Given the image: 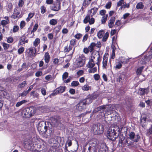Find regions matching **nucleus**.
I'll list each match as a JSON object with an SVG mask.
<instances>
[{"label": "nucleus", "instance_id": "16", "mask_svg": "<svg viewBox=\"0 0 152 152\" xmlns=\"http://www.w3.org/2000/svg\"><path fill=\"white\" fill-rule=\"evenodd\" d=\"M148 92V88H140L138 92V94L140 95H144L147 94Z\"/></svg>", "mask_w": 152, "mask_h": 152}, {"label": "nucleus", "instance_id": "53", "mask_svg": "<svg viewBox=\"0 0 152 152\" xmlns=\"http://www.w3.org/2000/svg\"><path fill=\"white\" fill-rule=\"evenodd\" d=\"M38 27V24L36 23L35 24L33 29L31 31V33L32 34V33L35 32L37 29Z\"/></svg>", "mask_w": 152, "mask_h": 152}, {"label": "nucleus", "instance_id": "12", "mask_svg": "<svg viewBox=\"0 0 152 152\" xmlns=\"http://www.w3.org/2000/svg\"><path fill=\"white\" fill-rule=\"evenodd\" d=\"M28 50L29 51L28 52V54L29 56L31 58L34 57L35 56V53L37 52L36 51V49L34 47H31Z\"/></svg>", "mask_w": 152, "mask_h": 152}, {"label": "nucleus", "instance_id": "47", "mask_svg": "<svg viewBox=\"0 0 152 152\" xmlns=\"http://www.w3.org/2000/svg\"><path fill=\"white\" fill-rule=\"evenodd\" d=\"M41 13L43 14L46 11V7L44 6H41L40 7Z\"/></svg>", "mask_w": 152, "mask_h": 152}, {"label": "nucleus", "instance_id": "45", "mask_svg": "<svg viewBox=\"0 0 152 152\" xmlns=\"http://www.w3.org/2000/svg\"><path fill=\"white\" fill-rule=\"evenodd\" d=\"M147 57V60L149 61L152 58V52L151 51L146 56Z\"/></svg>", "mask_w": 152, "mask_h": 152}, {"label": "nucleus", "instance_id": "41", "mask_svg": "<svg viewBox=\"0 0 152 152\" xmlns=\"http://www.w3.org/2000/svg\"><path fill=\"white\" fill-rule=\"evenodd\" d=\"M6 9L8 11H11L12 9V4L9 3L6 6Z\"/></svg>", "mask_w": 152, "mask_h": 152}, {"label": "nucleus", "instance_id": "60", "mask_svg": "<svg viewBox=\"0 0 152 152\" xmlns=\"http://www.w3.org/2000/svg\"><path fill=\"white\" fill-rule=\"evenodd\" d=\"M82 35L80 33H78L76 34L75 35L74 37L75 38L78 39H79L80 38H81L82 37Z\"/></svg>", "mask_w": 152, "mask_h": 152}, {"label": "nucleus", "instance_id": "15", "mask_svg": "<svg viewBox=\"0 0 152 152\" xmlns=\"http://www.w3.org/2000/svg\"><path fill=\"white\" fill-rule=\"evenodd\" d=\"M86 58L84 57H82L77 63V65L78 67H81L84 66L85 64Z\"/></svg>", "mask_w": 152, "mask_h": 152}, {"label": "nucleus", "instance_id": "62", "mask_svg": "<svg viewBox=\"0 0 152 152\" xmlns=\"http://www.w3.org/2000/svg\"><path fill=\"white\" fill-rule=\"evenodd\" d=\"M91 1L88 0H84L83 3V5L84 6H86L87 5L89 4Z\"/></svg>", "mask_w": 152, "mask_h": 152}, {"label": "nucleus", "instance_id": "52", "mask_svg": "<svg viewBox=\"0 0 152 152\" xmlns=\"http://www.w3.org/2000/svg\"><path fill=\"white\" fill-rule=\"evenodd\" d=\"M90 17L89 15L87 16L84 18L83 20V22L84 23L86 24L90 20Z\"/></svg>", "mask_w": 152, "mask_h": 152}, {"label": "nucleus", "instance_id": "32", "mask_svg": "<svg viewBox=\"0 0 152 152\" xmlns=\"http://www.w3.org/2000/svg\"><path fill=\"white\" fill-rule=\"evenodd\" d=\"M40 42V39L38 38H37L35 39L34 41L33 42V45L35 47H36L38 45V44H39Z\"/></svg>", "mask_w": 152, "mask_h": 152}, {"label": "nucleus", "instance_id": "56", "mask_svg": "<svg viewBox=\"0 0 152 152\" xmlns=\"http://www.w3.org/2000/svg\"><path fill=\"white\" fill-rule=\"evenodd\" d=\"M24 50V48L23 47H21L18 50V52L19 54L22 53Z\"/></svg>", "mask_w": 152, "mask_h": 152}, {"label": "nucleus", "instance_id": "5", "mask_svg": "<svg viewBox=\"0 0 152 152\" xmlns=\"http://www.w3.org/2000/svg\"><path fill=\"white\" fill-rule=\"evenodd\" d=\"M129 140L128 137L126 139L124 137L120 136L118 145L120 147L126 146L131 148L132 147L130 142H128Z\"/></svg>", "mask_w": 152, "mask_h": 152}, {"label": "nucleus", "instance_id": "42", "mask_svg": "<svg viewBox=\"0 0 152 152\" xmlns=\"http://www.w3.org/2000/svg\"><path fill=\"white\" fill-rule=\"evenodd\" d=\"M26 102V100H23L20 102H18L16 103L15 106L16 107H18Z\"/></svg>", "mask_w": 152, "mask_h": 152}, {"label": "nucleus", "instance_id": "59", "mask_svg": "<svg viewBox=\"0 0 152 152\" xmlns=\"http://www.w3.org/2000/svg\"><path fill=\"white\" fill-rule=\"evenodd\" d=\"M24 4V2L23 0H20L18 3V7H22Z\"/></svg>", "mask_w": 152, "mask_h": 152}, {"label": "nucleus", "instance_id": "48", "mask_svg": "<svg viewBox=\"0 0 152 152\" xmlns=\"http://www.w3.org/2000/svg\"><path fill=\"white\" fill-rule=\"evenodd\" d=\"M79 85V83L77 81H73L71 83V85L72 86L76 87Z\"/></svg>", "mask_w": 152, "mask_h": 152}, {"label": "nucleus", "instance_id": "21", "mask_svg": "<svg viewBox=\"0 0 152 152\" xmlns=\"http://www.w3.org/2000/svg\"><path fill=\"white\" fill-rule=\"evenodd\" d=\"M146 119L147 118L146 116H143L142 115L141 116L140 119V122L141 125L143 127H144L145 126L144 123L145 122Z\"/></svg>", "mask_w": 152, "mask_h": 152}, {"label": "nucleus", "instance_id": "40", "mask_svg": "<svg viewBox=\"0 0 152 152\" xmlns=\"http://www.w3.org/2000/svg\"><path fill=\"white\" fill-rule=\"evenodd\" d=\"M109 33L107 32H106L104 34V35L102 37V41L103 42L106 41L109 37Z\"/></svg>", "mask_w": 152, "mask_h": 152}, {"label": "nucleus", "instance_id": "61", "mask_svg": "<svg viewBox=\"0 0 152 152\" xmlns=\"http://www.w3.org/2000/svg\"><path fill=\"white\" fill-rule=\"evenodd\" d=\"M67 145L68 147L71 146L72 145V142L71 140H68L66 141L65 145Z\"/></svg>", "mask_w": 152, "mask_h": 152}, {"label": "nucleus", "instance_id": "55", "mask_svg": "<svg viewBox=\"0 0 152 152\" xmlns=\"http://www.w3.org/2000/svg\"><path fill=\"white\" fill-rule=\"evenodd\" d=\"M1 95H3V96L5 98H7V92L3 90V91H2L1 94H0Z\"/></svg>", "mask_w": 152, "mask_h": 152}, {"label": "nucleus", "instance_id": "25", "mask_svg": "<svg viewBox=\"0 0 152 152\" xmlns=\"http://www.w3.org/2000/svg\"><path fill=\"white\" fill-rule=\"evenodd\" d=\"M98 8L96 7H94L91 9L90 11V15L91 16L94 15L97 12Z\"/></svg>", "mask_w": 152, "mask_h": 152}, {"label": "nucleus", "instance_id": "8", "mask_svg": "<svg viewBox=\"0 0 152 152\" xmlns=\"http://www.w3.org/2000/svg\"><path fill=\"white\" fill-rule=\"evenodd\" d=\"M108 55L107 54H105L103 56V60L102 61V68L103 69H107V68L110 69L111 68V64L110 62V67H109L107 65V60H108Z\"/></svg>", "mask_w": 152, "mask_h": 152}, {"label": "nucleus", "instance_id": "51", "mask_svg": "<svg viewBox=\"0 0 152 152\" xmlns=\"http://www.w3.org/2000/svg\"><path fill=\"white\" fill-rule=\"evenodd\" d=\"M121 62H118L116 64L115 68L116 69H120L122 67V64Z\"/></svg>", "mask_w": 152, "mask_h": 152}, {"label": "nucleus", "instance_id": "3", "mask_svg": "<svg viewBox=\"0 0 152 152\" xmlns=\"http://www.w3.org/2000/svg\"><path fill=\"white\" fill-rule=\"evenodd\" d=\"M140 138L139 134H135L133 132H129V137H128V142H130L132 148L134 146V142H137L139 141Z\"/></svg>", "mask_w": 152, "mask_h": 152}, {"label": "nucleus", "instance_id": "38", "mask_svg": "<svg viewBox=\"0 0 152 152\" xmlns=\"http://www.w3.org/2000/svg\"><path fill=\"white\" fill-rule=\"evenodd\" d=\"M49 23L50 24L52 25H55L57 24V19H53L50 20Z\"/></svg>", "mask_w": 152, "mask_h": 152}, {"label": "nucleus", "instance_id": "44", "mask_svg": "<svg viewBox=\"0 0 152 152\" xmlns=\"http://www.w3.org/2000/svg\"><path fill=\"white\" fill-rule=\"evenodd\" d=\"M108 17L107 14L103 16L102 18L101 21L102 24H104L107 20Z\"/></svg>", "mask_w": 152, "mask_h": 152}, {"label": "nucleus", "instance_id": "7", "mask_svg": "<svg viewBox=\"0 0 152 152\" xmlns=\"http://www.w3.org/2000/svg\"><path fill=\"white\" fill-rule=\"evenodd\" d=\"M94 127V131L95 134H100L104 132V127L101 124H99L95 125Z\"/></svg>", "mask_w": 152, "mask_h": 152}, {"label": "nucleus", "instance_id": "49", "mask_svg": "<svg viewBox=\"0 0 152 152\" xmlns=\"http://www.w3.org/2000/svg\"><path fill=\"white\" fill-rule=\"evenodd\" d=\"M2 45H3L4 49V50H6L10 46L9 44H8L5 42L2 43Z\"/></svg>", "mask_w": 152, "mask_h": 152}, {"label": "nucleus", "instance_id": "11", "mask_svg": "<svg viewBox=\"0 0 152 152\" xmlns=\"http://www.w3.org/2000/svg\"><path fill=\"white\" fill-rule=\"evenodd\" d=\"M22 17L20 14V10L18 8H15L14 10V13L11 17L14 19L19 18Z\"/></svg>", "mask_w": 152, "mask_h": 152}, {"label": "nucleus", "instance_id": "35", "mask_svg": "<svg viewBox=\"0 0 152 152\" xmlns=\"http://www.w3.org/2000/svg\"><path fill=\"white\" fill-rule=\"evenodd\" d=\"M144 68V66H142L138 68L137 69L136 73L137 75H140L141 74L142 71L143 70Z\"/></svg>", "mask_w": 152, "mask_h": 152}, {"label": "nucleus", "instance_id": "28", "mask_svg": "<svg viewBox=\"0 0 152 152\" xmlns=\"http://www.w3.org/2000/svg\"><path fill=\"white\" fill-rule=\"evenodd\" d=\"M72 49V47L70 46H69L68 47L67 46L65 47L64 48V53H68L70 50H71Z\"/></svg>", "mask_w": 152, "mask_h": 152}, {"label": "nucleus", "instance_id": "31", "mask_svg": "<svg viewBox=\"0 0 152 152\" xmlns=\"http://www.w3.org/2000/svg\"><path fill=\"white\" fill-rule=\"evenodd\" d=\"M96 45V44L95 43H92L90 46L88 47V49L89 52H91L94 50V48Z\"/></svg>", "mask_w": 152, "mask_h": 152}, {"label": "nucleus", "instance_id": "18", "mask_svg": "<svg viewBox=\"0 0 152 152\" xmlns=\"http://www.w3.org/2000/svg\"><path fill=\"white\" fill-rule=\"evenodd\" d=\"M115 18L112 17L108 22V26L110 28H112L114 26V24L115 20Z\"/></svg>", "mask_w": 152, "mask_h": 152}, {"label": "nucleus", "instance_id": "26", "mask_svg": "<svg viewBox=\"0 0 152 152\" xmlns=\"http://www.w3.org/2000/svg\"><path fill=\"white\" fill-rule=\"evenodd\" d=\"M147 57L145 56L142 57L140 60V63L142 64H144L149 61H148L147 60Z\"/></svg>", "mask_w": 152, "mask_h": 152}, {"label": "nucleus", "instance_id": "57", "mask_svg": "<svg viewBox=\"0 0 152 152\" xmlns=\"http://www.w3.org/2000/svg\"><path fill=\"white\" fill-rule=\"evenodd\" d=\"M19 29V27L17 25H15L13 26V32L14 33L18 31Z\"/></svg>", "mask_w": 152, "mask_h": 152}, {"label": "nucleus", "instance_id": "13", "mask_svg": "<svg viewBox=\"0 0 152 152\" xmlns=\"http://www.w3.org/2000/svg\"><path fill=\"white\" fill-rule=\"evenodd\" d=\"M85 106V102L80 101L76 105V108L79 111H82L84 109Z\"/></svg>", "mask_w": 152, "mask_h": 152}, {"label": "nucleus", "instance_id": "58", "mask_svg": "<svg viewBox=\"0 0 152 152\" xmlns=\"http://www.w3.org/2000/svg\"><path fill=\"white\" fill-rule=\"evenodd\" d=\"M129 4L128 3V4H126V2H124L123 3L121 7V8H129Z\"/></svg>", "mask_w": 152, "mask_h": 152}, {"label": "nucleus", "instance_id": "50", "mask_svg": "<svg viewBox=\"0 0 152 152\" xmlns=\"http://www.w3.org/2000/svg\"><path fill=\"white\" fill-rule=\"evenodd\" d=\"M26 25V23L24 21H21L20 26L21 29H23L25 26Z\"/></svg>", "mask_w": 152, "mask_h": 152}, {"label": "nucleus", "instance_id": "46", "mask_svg": "<svg viewBox=\"0 0 152 152\" xmlns=\"http://www.w3.org/2000/svg\"><path fill=\"white\" fill-rule=\"evenodd\" d=\"M121 27H118L117 28H115V29L111 30L110 34L111 35H114L116 32L117 31H118L120 29Z\"/></svg>", "mask_w": 152, "mask_h": 152}, {"label": "nucleus", "instance_id": "30", "mask_svg": "<svg viewBox=\"0 0 152 152\" xmlns=\"http://www.w3.org/2000/svg\"><path fill=\"white\" fill-rule=\"evenodd\" d=\"M34 15V13L30 12L28 14V17L26 18V20L27 22H28L33 17Z\"/></svg>", "mask_w": 152, "mask_h": 152}, {"label": "nucleus", "instance_id": "29", "mask_svg": "<svg viewBox=\"0 0 152 152\" xmlns=\"http://www.w3.org/2000/svg\"><path fill=\"white\" fill-rule=\"evenodd\" d=\"M104 32L103 30H102L99 31L97 33V36L99 38H101L103 36Z\"/></svg>", "mask_w": 152, "mask_h": 152}, {"label": "nucleus", "instance_id": "9", "mask_svg": "<svg viewBox=\"0 0 152 152\" xmlns=\"http://www.w3.org/2000/svg\"><path fill=\"white\" fill-rule=\"evenodd\" d=\"M66 88L65 86H60L58 88H57L54 91L51 95H55L58 94H61L63 93L65 91Z\"/></svg>", "mask_w": 152, "mask_h": 152}, {"label": "nucleus", "instance_id": "10", "mask_svg": "<svg viewBox=\"0 0 152 152\" xmlns=\"http://www.w3.org/2000/svg\"><path fill=\"white\" fill-rule=\"evenodd\" d=\"M61 3L56 2L50 6L51 10L55 11H58L61 9Z\"/></svg>", "mask_w": 152, "mask_h": 152}, {"label": "nucleus", "instance_id": "24", "mask_svg": "<svg viewBox=\"0 0 152 152\" xmlns=\"http://www.w3.org/2000/svg\"><path fill=\"white\" fill-rule=\"evenodd\" d=\"M130 58H125L124 57H121L120 58V61L122 63L125 64L127 63L129 61Z\"/></svg>", "mask_w": 152, "mask_h": 152}, {"label": "nucleus", "instance_id": "27", "mask_svg": "<svg viewBox=\"0 0 152 152\" xmlns=\"http://www.w3.org/2000/svg\"><path fill=\"white\" fill-rule=\"evenodd\" d=\"M91 89V87L88 85L86 84L82 87V89L84 91H88Z\"/></svg>", "mask_w": 152, "mask_h": 152}, {"label": "nucleus", "instance_id": "1", "mask_svg": "<svg viewBox=\"0 0 152 152\" xmlns=\"http://www.w3.org/2000/svg\"><path fill=\"white\" fill-rule=\"evenodd\" d=\"M89 145L87 152H96V149L98 148L102 152H110L108 148L105 143L99 144L96 139H93L89 141L86 145Z\"/></svg>", "mask_w": 152, "mask_h": 152}, {"label": "nucleus", "instance_id": "17", "mask_svg": "<svg viewBox=\"0 0 152 152\" xmlns=\"http://www.w3.org/2000/svg\"><path fill=\"white\" fill-rule=\"evenodd\" d=\"M28 39H26L25 37H23L21 38L18 44V45H20L22 44L27 43L28 42Z\"/></svg>", "mask_w": 152, "mask_h": 152}, {"label": "nucleus", "instance_id": "37", "mask_svg": "<svg viewBox=\"0 0 152 152\" xmlns=\"http://www.w3.org/2000/svg\"><path fill=\"white\" fill-rule=\"evenodd\" d=\"M146 135L147 136L152 135V125H151L149 129L146 130Z\"/></svg>", "mask_w": 152, "mask_h": 152}, {"label": "nucleus", "instance_id": "34", "mask_svg": "<svg viewBox=\"0 0 152 152\" xmlns=\"http://www.w3.org/2000/svg\"><path fill=\"white\" fill-rule=\"evenodd\" d=\"M90 68L88 69V71L89 73H93L96 72L97 71V68L96 67Z\"/></svg>", "mask_w": 152, "mask_h": 152}, {"label": "nucleus", "instance_id": "36", "mask_svg": "<svg viewBox=\"0 0 152 152\" xmlns=\"http://www.w3.org/2000/svg\"><path fill=\"white\" fill-rule=\"evenodd\" d=\"M121 22L120 20H118L116 21L115 24L114 26V27L115 28H117L118 27H120V26L121 24Z\"/></svg>", "mask_w": 152, "mask_h": 152}, {"label": "nucleus", "instance_id": "63", "mask_svg": "<svg viewBox=\"0 0 152 152\" xmlns=\"http://www.w3.org/2000/svg\"><path fill=\"white\" fill-rule=\"evenodd\" d=\"M68 76V73L67 72H64L62 75V79L63 80L66 78Z\"/></svg>", "mask_w": 152, "mask_h": 152}, {"label": "nucleus", "instance_id": "20", "mask_svg": "<svg viewBox=\"0 0 152 152\" xmlns=\"http://www.w3.org/2000/svg\"><path fill=\"white\" fill-rule=\"evenodd\" d=\"M4 18L5 20H3L1 22V24L3 26L8 24L10 23L9 18L8 17L5 16Z\"/></svg>", "mask_w": 152, "mask_h": 152}, {"label": "nucleus", "instance_id": "22", "mask_svg": "<svg viewBox=\"0 0 152 152\" xmlns=\"http://www.w3.org/2000/svg\"><path fill=\"white\" fill-rule=\"evenodd\" d=\"M50 58L49 53L47 52L45 53L44 56V60L45 62L48 63L50 61Z\"/></svg>", "mask_w": 152, "mask_h": 152}, {"label": "nucleus", "instance_id": "54", "mask_svg": "<svg viewBox=\"0 0 152 152\" xmlns=\"http://www.w3.org/2000/svg\"><path fill=\"white\" fill-rule=\"evenodd\" d=\"M28 93L27 91H24L22 93L19 94V96L24 97L26 96V95Z\"/></svg>", "mask_w": 152, "mask_h": 152}, {"label": "nucleus", "instance_id": "6", "mask_svg": "<svg viewBox=\"0 0 152 152\" xmlns=\"http://www.w3.org/2000/svg\"><path fill=\"white\" fill-rule=\"evenodd\" d=\"M116 131L115 130L113 127L109 129L107 132V138L112 141L115 140L117 137V136L116 135Z\"/></svg>", "mask_w": 152, "mask_h": 152}, {"label": "nucleus", "instance_id": "19", "mask_svg": "<svg viewBox=\"0 0 152 152\" xmlns=\"http://www.w3.org/2000/svg\"><path fill=\"white\" fill-rule=\"evenodd\" d=\"M93 99L90 96H88L83 101V102H85V105L86 104H89L92 102Z\"/></svg>", "mask_w": 152, "mask_h": 152}, {"label": "nucleus", "instance_id": "2", "mask_svg": "<svg viewBox=\"0 0 152 152\" xmlns=\"http://www.w3.org/2000/svg\"><path fill=\"white\" fill-rule=\"evenodd\" d=\"M96 59L97 61L96 64L99 66L101 60V58L99 53L97 52L96 54H94V53H92L91 58L89 59L88 63L86 65L87 67L88 68H92L94 67L95 64L94 60Z\"/></svg>", "mask_w": 152, "mask_h": 152}, {"label": "nucleus", "instance_id": "14", "mask_svg": "<svg viewBox=\"0 0 152 152\" xmlns=\"http://www.w3.org/2000/svg\"><path fill=\"white\" fill-rule=\"evenodd\" d=\"M45 125V122L44 121L39 122L37 125L38 131L41 132H43L44 126Z\"/></svg>", "mask_w": 152, "mask_h": 152}, {"label": "nucleus", "instance_id": "4", "mask_svg": "<svg viewBox=\"0 0 152 152\" xmlns=\"http://www.w3.org/2000/svg\"><path fill=\"white\" fill-rule=\"evenodd\" d=\"M35 112V110L33 107H27L22 110L21 114L23 117L29 118L33 115Z\"/></svg>", "mask_w": 152, "mask_h": 152}, {"label": "nucleus", "instance_id": "23", "mask_svg": "<svg viewBox=\"0 0 152 152\" xmlns=\"http://www.w3.org/2000/svg\"><path fill=\"white\" fill-rule=\"evenodd\" d=\"M107 106V105H105L99 106L96 109V111H101V112H103L105 110Z\"/></svg>", "mask_w": 152, "mask_h": 152}, {"label": "nucleus", "instance_id": "64", "mask_svg": "<svg viewBox=\"0 0 152 152\" xmlns=\"http://www.w3.org/2000/svg\"><path fill=\"white\" fill-rule=\"evenodd\" d=\"M31 95L32 96L34 97H37L38 96V93L35 91H33L31 93Z\"/></svg>", "mask_w": 152, "mask_h": 152}, {"label": "nucleus", "instance_id": "33", "mask_svg": "<svg viewBox=\"0 0 152 152\" xmlns=\"http://www.w3.org/2000/svg\"><path fill=\"white\" fill-rule=\"evenodd\" d=\"M27 84V82L26 81H24L22 83H20L18 85V87L20 88H24Z\"/></svg>", "mask_w": 152, "mask_h": 152}, {"label": "nucleus", "instance_id": "39", "mask_svg": "<svg viewBox=\"0 0 152 152\" xmlns=\"http://www.w3.org/2000/svg\"><path fill=\"white\" fill-rule=\"evenodd\" d=\"M76 40L75 39H72L70 41V44L69 46H75L76 44Z\"/></svg>", "mask_w": 152, "mask_h": 152}, {"label": "nucleus", "instance_id": "43", "mask_svg": "<svg viewBox=\"0 0 152 152\" xmlns=\"http://www.w3.org/2000/svg\"><path fill=\"white\" fill-rule=\"evenodd\" d=\"M143 7L144 5L142 2H140L137 4L136 6V8L137 9H143Z\"/></svg>", "mask_w": 152, "mask_h": 152}]
</instances>
